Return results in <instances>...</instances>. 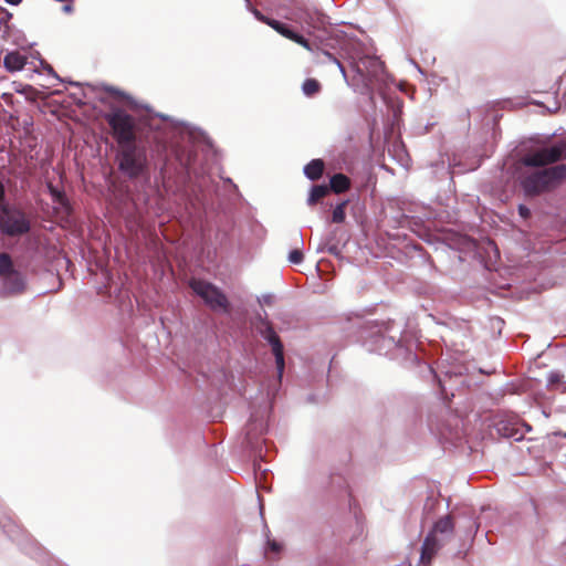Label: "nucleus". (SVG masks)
Returning <instances> with one entry per match:
<instances>
[{
  "label": "nucleus",
  "mask_w": 566,
  "mask_h": 566,
  "mask_svg": "<svg viewBox=\"0 0 566 566\" xmlns=\"http://www.w3.org/2000/svg\"><path fill=\"white\" fill-rule=\"evenodd\" d=\"M566 158V142L552 147L528 150L520 160L521 184L527 195H537L566 177V166L545 168L546 165Z\"/></svg>",
  "instance_id": "nucleus-1"
},
{
  "label": "nucleus",
  "mask_w": 566,
  "mask_h": 566,
  "mask_svg": "<svg viewBox=\"0 0 566 566\" xmlns=\"http://www.w3.org/2000/svg\"><path fill=\"white\" fill-rule=\"evenodd\" d=\"M325 56L337 64L346 82L353 86L357 92L371 93L377 91L382 93L387 84V74L385 72L382 62L370 55H359L358 52H346L344 57L350 61V67L354 72L353 76L348 78L344 65L329 52H324Z\"/></svg>",
  "instance_id": "nucleus-2"
},
{
  "label": "nucleus",
  "mask_w": 566,
  "mask_h": 566,
  "mask_svg": "<svg viewBox=\"0 0 566 566\" xmlns=\"http://www.w3.org/2000/svg\"><path fill=\"white\" fill-rule=\"evenodd\" d=\"M454 525L449 516L440 518L433 526L432 531L426 537L422 552L421 563L429 564L436 553L444 546L453 537Z\"/></svg>",
  "instance_id": "nucleus-3"
},
{
  "label": "nucleus",
  "mask_w": 566,
  "mask_h": 566,
  "mask_svg": "<svg viewBox=\"0 0 566 566\" xmlns=\"http://www.w3.org/2000/svg\"><path fill=\"white\" fill-rule=\"evenodd\" d=\"M286 19L298 24L304 31L313 34L315 31H325L329 24L328 18L313 7L296 6L286 15Z\"/></svg>",
  "instance_id": "nucleus-4"
},
{
  "label": "nucleus",
  "mask_w": 566,
  "mask_h": 566,
  "mask_svg": "<svg viewBox=\"0 0 566 566\" xmlns=\"http://www.w3.org/2000/svg\"><path fill=\"white\" fill-rule=\"evenodd\" d=\"M30 230V220L27 214L15 208L1 206L0 232L10 237H20Z\"/></svg>",
  "instance_id": "nucleus-5"
},
{
  "label": "nucleus",
  "mask_w": 566,
  "mask_h": 566,
  "mask_svg": "<svg viewBox=\"0 0 566 566\" xmlns=\"http://www.w3.org/2000/svg\"><path fill=\"white\" fill-rule=\"evenodd\" d=\"M107 122L119 146L135 144V123L130 115L116 111L107 116Z\"/></svg>",
  "instance_id": "nucleus-6"
},
{
  "label": "nucleus",
  "mask_w": 566,
  "mask_h": 566,
  "mask_svg": "<svg viewBox=\"0 0 566 566\" xmlns=\"http://www.w3.org/2000/svg\"><path fill=\"white\" fill-rule=\"evenodd\" d=\"M119 168L129 177H138L144 172L146 157L138 151L135 144L120 146Z\"/></svg>",
  "instance_id": "nucleus-7"
},
{
  "label": "nucleus",
  "mask_w": 566,
  "mask_h": 566,
  "mask_svg": "<svg viewBox=\"0 0 566 566\" xmlns=\"http://www.w3.org/2000/svg\"><path fill=\"white\" fill-rule=\"evenodd\" d=\"M190 286L212 308L228 310L229 303L226 295L214 285L206 281L192 280Z\"/></svg>",
  "instance_id": "nucleus-8"
},
{
  "label": "nucleus",
  "mask_w": 566,
  "mask_h": 566,
  "mask_svg": "<svg viewBox=\"0 0 566 566\" xmlns=\"http://www.w3.org/2000/svg\"><path fill=\"white\" fill-rule=\"evenodd\" d=\"M251 11L259 21L270 25L272 29H274L281 35L285 36L289 40L296 42L297 44L302 45L307 51H311V52L313 51V45L308 42V40H306L303 35L296 33L295 31H293L289 25L282 23L277 20L266 18L256 9H253Z\"/></svg>",
  "instance_id": "nucleus-9"
},
{
  "label": "nucleus",
  "mask_w": 566,
  "mask_h": 566,
  "mask_svg": "<svg viewBox=\"0 0 566 566\" xmlns=\"http://www.w3.org/2000/svg\"><path fill=\"white\" fill-rule=\"evenodd\" d=\"M263 336L265 339H268L272 347L279 377L281 378L284 370L283 345L281 344L279 336L274 333V331L271 327H266Z\"/></svg>",
  "instance_id": "nucleus-10"
},
{
  "label": "nucleus",
  "mask_w": 566,
  "mask_h": 566,
  "mask_svg": "<svg viewBox=\"0 0 566 566\" xmlns=\"http://www.w3.org/2000/svg\"><path fill=\"white\" fill-rule=\"evenodd\" d=\"M29 64V54L24 51L13 50L3 57V66L8 72H19Z\"/></svg>",
  "instance_id": "nucleus-11"
},
{
  "label": "nucleus",
  "mask_w": 566,
  "mask_h": 566,
  "mask_svg": "<svg viewBox=\"0 0 566 566\" xmlns=\"http://www.w3.org/2000/svg\"><path fill=\"white\" fill-rule=\"evenodd\" d=\"M22 276L18 272L10 273L3 277V286L8 293H17L23 289Z\"/></svg>",
  "instance_id": "nucleus-12"
},
{
  "label": "nucleus",
  "mask_w": 566,
  "mask_h": 566,
  "mask_svg": "<svg viewBox=\"0 0 566 566\" xmlns=\"http://www.w3.org/2000/svg\"><path fill=\"white\" fill-rule=\"evenodd\" d=\"M324 170V164L319 159H314L310 164H307L304 168V172L307 178L312 180L318 179Z\"/></svg>",
  "instance_id": "nucleus-13"
},
{
  "label": "nucleus",
  "mask_w": 566,
  "mask_h": 566,
  "mask_svg": "<svg viewBox=\"0 0 566 566\" xmlns=\"http://www.w3.org/2000/svg\"><path fill=\"white\" fill-rule=\"evenodd\" d=\"M349 188V179L343 175L337 174L331 178V189L340 193Z\"/></svg>",
  "instance_id": "nucleus-14"
},
{
  "label": "nucleus",
  "mask_w": 566,
  "mask_h": 566,
  "mask_svg": "<svg viewBox=\"0 0 566 566\" xmlns=\"http://www.w3.org/2000/svg\"><path fill=\"white\" fill-rule=\"evenodd\" d=\"M329 191V188L324 185L314 186L311 190V195L308 198V205H314L323 197H325Z\"/></svg>",
  "instance_id": "nucleus-15"
},
{
  "label": "nucleus",
  "mask_w": 566,
  "mask_h": 566,
  "mask_svg": "<svg viewBox=\"0 0 566 566\" xmlns=\"http://www.w3.org/2000/svg\"><path fill=\"white\" fill-rule=\"evenodd\" d=\"M13 272L10 256L6 253L0 254V276L3 279Z\"/></svg>",
  "instance_id": "nucleus-16"
},
{
  "label": "nucleus",
  "mask_w": 566,
  "mask_h": 566,
  "mask_svg": "<svg viewBox=\"0 0 566 566\" xmlns=\"http://www.w3.org/2000/svg\"><path fill=\"white\" fill-rule=\"evenodd\" d=\"M319 88V83L314 78H307L303 84V92L306 96L315 95L318 93Z\"/></svg>",
  "instance_id": "nucleus-17"
},
{
  "label": "nucleus",
  "mask_w": 566,
  "mask_h": 566,
  "mask_svg": "<svg viewBox=\"0 0 566 566\" xmlns=\"http://www.w3.org/2000/svg\"><path fill=\"white\" fill-rule=\"evenodd\" d=\"M264 429H265V422L263 419H261V420L252 419L251 422L249 423L247 436L250 439V437L252 434H254L253 433L254 431L262 433L264 431Z\"/></svg>",
  "instance_id": "nucleus-18"
},
{
  "label": "nucleus",
  "mask_w": 566,
  "mask_h": 566,
  "mask_svg": "<svg viewBox=\"0 0 566 566\" xmlns=\"http://www.w3.org/2000/svg\"><path fill=\"white\" fill-rule=\"evenodd\" d=\"M346 205H347L346 202H342L335 207V209L333 211V216H332L333 222L340 223L345 220Z\"/></svg>",
  "instance_id": "nucleus-19"
},
{
  "label": "nucleus",
  "mask_w": 566,
  "mask_h": 566,
  "mask_svg": "<svg viewBox=\"0 0 566 566\" xmlns=\"http://www.w3.org/2000/svg\"><path fill=\"white\" fill-rule=\"evenodd\" d=\"M289 260L291 263L300 264L303 261L302 251L298 249L292 250L289 254Z\"/></svg>",
  "instance_id": "nucleus-20"
},
{
  "label": "nucleus",
  "mask_w": 566,
  "mask_h": 566,
  "mask_svg": "<svg viewBox=\"0 0 566 566\" xmlns=\"http://www.w3.org/2000/svg\"><path fill=\"white\" fill-rule=\"evenodd\" d=\"M499 431L502 432L503 436L507 438H513L515 440H520L523 434H518L517 430H507L506 428H499Z\"/></svg>",
  "instance_id": "nucleus-21"
},
{
  "label": "nucleus",
  "mask_w": 566,
  "mask_h": 566,
  "mask_svg": "<svg viewBox=\"0 0 566 566\" xmlns=\"http://www.w3.org/2000/svg\"><path fill=\"white\" fill-rule=\"evenodd\" d=\"M560 379V375L558 373H551L548 376V382L552 387H554Z\"/></svg>",
  "instance_id": "nucleus-22"
},
{
  "label": "nucleus",
  "mask_w": 566,
  "mask_h": 566,
  "mask_svg": "<svg viewBox=\"0 0 566 566\" xmlns=\"http://www.w3.org/2000/svg\"><path fill=\"white\" fill-rule=\"evenodd\" d=\"M518 211H520L521 217H523V218H527L531 213L530 209L526 208L525 206H520Z\"/></svg>",
  "instance_id": "nucleus-23"
},
{
  "label": "nucleus",
  "mask_w": 566,
  "mask_h": 566,
  "mask_svg": "<svg viewBox=\"0 0 566 566\" xmlns=\"http://www.w3.org/2000/svg\"><path fill=\"white\" fill-rule=\"evenodd\" d=\"M27 88H30V86H23L22 84L14 83V91L19 93H24Z\"/></svg>",
  "instance_id": "nucleus-24"
},
{
  "label": "nucleus",
  "mask_w": 566,
  "mask_h": 566,
  "mask_svg": "<svg viewBox=\"0 0 566 566\" xmlns=\"http://www.w3.org/2000/svg\"><path fill=\"white\" fill-rule=\"evenodd\" d=\"M269 547L271 548V551H273L275 553L280 552V545L275 542H270Z\"/></svg>",
  "instance_id": "nucleus-25"
},
{
  "label": "nucleus",
  "mask_w": 566,
  "mask_h": 566,
  "mask_svg": "<svg viewBox=\"0 0 566 566\" xmlns=\"http://www.w3.org/2000/svg\"><path fill=\"white\" fill-rule=\"evenodd\" d=\"M11 98H12V95H11V94H9V93H4V94L2 95V99H3L6 103H9V102L11 101Z\"/></svg>",
  "instance_id": "nucleus-26"
},
{
  "label": "nucleus",
  "mask_w": 566,
  "mask_h": 566,
  "mask_svg": "<svg viewBox=\"0 0 566 566\" xmlns=\"http://www.w3.org/2000/svg\"><path fill=\"white\" fill-rule=\"evenodd\" d=\"M3 196H4V188H3V185L0 182V202L3 199Z\"/></svg>",
  "instance_id": "nucleus-27"
},
{
  "label": "nucleus",
  "mask_w": 566,
  "mask_h": 566,
  "mask_svg": "<svg viewBox=\"0 0 566 566\" xmlns=\"http://www.w3.org/2000/svg\"><path fill=\"white\" fill-rule=\"evenodd\" d=\"M8 3L10 4H13V6H17L19 4L22 0H6Z\"/></svg>",
  "instance_id": "nucleus-28"
},
{
  "label": "nucleus",
  "mask_w": 566,
  "mask_h": 566,
  "mask_svg": "<svg viewBox=\"0 0 566 566\" xmlns=\"http://www.w3.org/2000/svg\"><path fill=\"white\" fill-rule=\"evenodd\" d=\"M271 298H272V296H270V295L263 296V302L264 303H270Z\"/></svg>",
  "instance_id": "nucleus-29"
},
{
  "label": "nucleus",
  "mask_w": 566,
  "mask_h": 566,
  "mask_svg": "<svg viewBox=\"0 0 566 566\" xmlns=\"http://www.w3.org/2000/svg\"><path fill=\"white\" fill-rule=\"evenodd\" d=\"M71 10H72V6L71 4L64 6V11L65 12H71Z\"/></svg>",
  "instance_id": "nucleus-30"
},
{
  "label": "nucleus",
  "mask_w": 566,
  "mask_h": 566,
  "mask_svg": "<svg viewBox=\"0 0 566 566\" xmlns=\"http://www.w3.org/2000/svg\"><path fill=\"white\" fill-rule=\"evenodd\" d=\"M350 45H352L353 50L356 51L357 43L353 42V43H350Z\"/></svg>",
  "instance_id": "nucleus-31"
},
{
  "label": "nucleus",
  "mask_w": 566,
  "mask_h": 566,
  "mask_svg": "<svg viewBox=\"0 0 566 566\" xmlns=\"http://www.w3.org/2000/svg\"><path fill=\"white\" fill-rule=\"evenodd\" d=\"M46 70H48L50 73H53V69H52L50 65H48V66H46Z\"/></svg>",
  "instance_id": "nucleus-32"
},
{
  "label": "nucleus",
  "mask_w": 566,
  "mask_h": 566,
  "mask_svg": "<svg viewBox=\"0 0 566 566\" xmlns=\"http://www.w3.org/2000/svg\"><path fill=\"white\" fill-rule=\"evenodd\" d=\"M381 340L382 342H386L387 339L385 338V336H380Z\"/></svg>",
  "instance_id": "nucleus-33"
},
{
  "label": "nucleus",
  "mask_w": 566,
  "mask_h": 566,
  "mask_svg": "<svg viewBox=\"0 0 566 566\" xmlns=\"http://www.w3.org/2000/svg\"><path fill=\"white\" fill-rule=\"evenodd\" d=\"M388 343H389V346H390L394 343V339H389Z\"/></svg>",
  "instance_id": "nucleus-34"
}]
</instances>
